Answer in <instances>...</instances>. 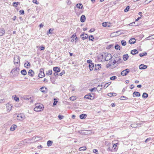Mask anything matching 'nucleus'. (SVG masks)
<instances>
[{
  "mask_svg": "<svg viewBox=\"0 0 154 154\" xmlns=\"http://www.w3.org/2000/svg\"><path fill=\"white\" fill-rule=\"evenodd\" d=\"M43 71L44 69H43L42 68L40 69V72L38 75L39 77L42 78L45 76V75L43 72Z\"/></svg>",
  "mask_w": 154,
  "mask_h": 154,
  "instance_id": "8",
  "label": "nucleus"
},
{
  "mask_svg": "<svg viewBox=\"0 0 154 154\" xmlns=\"http://www.w3.org/2000/svg\"><path fill=\"white\" fill-rule=\"evenodd\" d=\"M89 39L90 40H91L92 41H93V39H94V37L93 35H91L89 36Z\"/></svg>",
  "mask_w": 154,
  "mask_h": 154,
  "instance_id": "46",
  "label": "nucleus"
},
{
  "mask_svg": "<svg viewBox=\"0 0 154 154\" xmlns=\"http://www.w3.org/2000/svg\"><path fill=\"white\" fill-rule=\"evenodd\" d=\"M88 35L85 33L82 34L80 35L81 38L83 40L86 39L88 38Z\"/></svg>",
  "mask_w": 154,
  "mask_h": 154,
  "instance_id": "10",
  "label": "nucleus"
},
{
  "mask_svg": "<svg viewBox=\"0 0 154 154\" xmlns=\"http://www.w3.org/2000/svg\"><path fill=\"white\" fill-rule=\"evenodd\" d=\"M136 42V39L134 38H131L129 41L130 44H134Z\"/></svg>",
  "mask_w": 154,
  "mask_h": 154,
  "instance_id": "17",
  "label": "nucleus"
},
{
  "mask_svg": "<svg viewBox=\"0 0 154 154\" xmlns=\"http://www.w3.org/2000/svg\"><path fill=\"white\" fill-rule=\"evenodd\" d=\"M133 97H140V93L137 91H134L133 93Z\"/></svg>",
  "mask_w": 154,
  "mask_h": 154,
  "instance_id": "16",
  "label": "nucleus"
},
{
  "mask_svg": "<svg viewBox=\"0 0 154 154\" xmlns=\"http://www.w3.org/2000/svg\"><path fill=\"white\" fill-rule=\"evenodd\" d=\"M110 23L107 22H105L102 23V25L103 27H109L110 26Z\"/></svg>",
  "mask_w": 154,
  "mask_h": 154,
  "instance_id": "14",
  "label": "nucleus"
},
{
  "mask_svg": "<svg viewBox=\"0 0 154 154\" xmlns=\"http://www.w3.org/2000/svg\"><path fill=\"white\" fill-rule=\"evenodd\" d=\"M123 58L124 61L127 60L129 58V56L127 54H124L123 55Z\"/></svg>",
  "mask_w": 154,
  "mask_h": 154,
  "instance_id": "24",
  "label": "nucleus"
},
{
  "mask_svg": "<svg viewBox=\"0 0 154 154\" xmlns=\"http://www.w3.org/2000/svg\"><path fill=\"white\" fill-rule=\"evenodd\" d=\"M28 74L29 76L33 77L34 75V72L32 69H30L28 71Z\"/></svg>",
  "mask_w": 154,
  "mask_h": 154,
  "instance_id": "13",
  "label": "nucleus"
},
{
  "mask_svg": "<svg viewBox=\"0 0 154 154\" xmlns=\"http://www.w3.org/2000/svg\"><path fill=\"white\" fill-rule=\"evenodd\" d=\"M114 56L115 57V59L113 58L114 60V62H115L116 64V66H117L118 65V64L121 63L120 61L121 59L120 57V56H118V55L116 54V55H114Z\"/></svg>",
  "mask_w": 154,
  "mask_h": 154,
  "instance_id": "5",
  "label": "nucleus"
},
{
  "mask_svg": "<svg viewBox=\"0 0 154 154\" xmlns=\"http://www.w3.org/2000/svg\"><path fill=\"white\" fill-rule=\"evenodd\" d=\"M20 58L18 56H16V57H15L14 58V63H17V64H18V62H20Z\"/></svg>",
  "mask_w": 154,
  "mask_h": 154,
  "instance_id": "12",
  "label": "nucleus"
},
{
  "mask_svg": "<svg viewBox=\"0 0 154 154\" xmlns=\"http://www.w3.org/2000/svg\"><path fill=\"white\" fill-rule=\"evenodd\" d=\"M53 70L55 72H58L60 71V68L58 67H55L53 68Z\"/></svg>",
  "mask_w": 154,
  "mask_h": 154,
  "instance_id": "15",
  "label": "nucleus"
},
{
  "mask_svg": "<svg viewBox=\"0 0 154 154\" xmlns=\"http://www.w3.org/2000/svg\"><path fill=\"white\" fill-rule=\"evenodd\" d=\"M17 126L15 125H12L10 128V130L11 131H14L17 128Z\"/></svg>",
  "mask_w": 154,
  "mask_h": 154,
  "instance_id": "18",
  "label": "nucleus"
},
{
  "mask_svg": "<svg viewBox=\"0 0 154 154\" xmlns=\"http://www.w3.org/2000/svg\"><path fill=\"white\" fill-rule=\"evenodd\" d=\"M65 73V71L64 70H63L62 71V72H61L59 73V75H60V76H62Z\"/></svg>",
  "mask_w": 154,
  "mask_h": 154,
  "instance_id": "55",
  "label": "nucleus"
},
{
  "mask_svg": "<svg viewBox=\"0 0 154 154\" xmlns=\"http://www.w3.org/2000/svg\"><path fill=\"white\" fill-rule=\"evenodd\" d=\"M138 51L136 49H134L131 51V53L133 55H134L138 54Z\"/></svg>",
  "mask_w": 154,
  "mask_h": 154,
  "instance_id": "22",
  "label": "nucleus"
},
{
  "mask_svg": "<svg viewBox=\"0 0 154 154\" xmlns=\"http://www.w3.org/2000/svg\"><path fill=\"white\" fill-rule=\"evenodd\" d=\"M20 14H23L24 13V11L23 10H21L20 11Z\"/></svg>",
  "mask_w": 154,
  "mask_h": 154,
  "instance_id": "53",
  "label": "nucleus"
},
{
  "mask_svg": "<svg viewBox=\"0 0 154 154\" xmlns=\"http://www.w3.org/2000/svg\"><path fill=\"white\" fill-rule=\"evenodd\" d=\"M66 3L68 5H70L72 3V2L70 0H67L66 1Z\"/></svg>",
  "mask_w": 154,
  "mask_h": 154,
  "instance_id": "45",
  "label": "nucleus"
},
{
  "mask_svg": "<svg viewBox=\"0 0 154 154\" xmlns=\"http://www.w3.org/2000/svg\"><path fill=\"white\" fill-rule=\"evenodd\" d=\"M130 8V7L129 6H128L124 10V11L125 12H128Z\"/></svg>",
  "mask_w": 154,
  "mask_h": 154,
  "instance_id": "43",
  "label": "nucleus"
},
{
  "mask_svg": "<svg viewBox=\"0 0 154 154\" xmlns=\"http://www.w3.org/2000/svg\"><path fill=\"white\" fill-rule=\"evenodd\" d=\"M32 2L36 4V5H38L39 3V2L37 0H33Z\"/></svg>",
  "mask_w": 154,
  "mask_h": 154,
  "instance_id": "50",
  "label": "nucleus"
},
{
  "mask_svg": "<svg viewBox=\"0 0 154 154\" xmlns=\"http://www.w3.org/2000/svg\"><path fill=\"white\" fill-rule=\"evenodd\" d=\"M115 64H116L114 60L112 61V60L110 61L108 64L106 65L107 68H109L110 69H112L116 67V65L115 66H114Z\"/></svg>",
  "mask_w": 154,
  "mask_h": 154,
  "instance_id": "3",
  "label": "nucleus"
},
{
  "mask_svg": "<svg viewBox=\"0 0 154 154\" xmlns=\"http://www.w3.org/2000/svg\"><path fill=\"white\" fill-rule=\"evenodd\" d=\"M147 68V66L146 65L141 64L139 66V69H145Z\"/></svg>",
  "mask_w": 154,
  "mask_h": 154,
  "instance_id": "20",
  "label": "nucleus"
},
{
  "mask_svg": "<svg viewBox=\"0 0 154 154\" xmlns=\"http://www.w3.org/2000/svg\"><path fill=\"white\" fill-rule=\"evenodd\" d=\"M52 71L51 70H49L47 72L46 74L48 75H50L52 74Z\"/></svg>",
  "mask_w": 154,
  "mask_h": 154,
  "instance_id": "40",
  "label": "nucleus"
},
{
  "mask_svg": "<svg viewBox=\"0 0 154 154\" xmlns=\"http://www.w3.org/2000/svg\"><path fill=\"white\" fill-rule=\"evenodd\" d=\"M20 4L19 2H13V5L14 7H17V5Z\"/></svg>",
  "mask_w": 154,
  "mask_h": 154,
  "instance_id": "38",
  "label": "nucleus"
},
{
  "mask_svg": "<svg viewBox=\"0 0 154 154\" xmlns=\"http://www.w3.org/2000/svg\"><path fill=\"white\" fill-rule=\"evenodd\" d=\"M100 66V64H95V70H99L101 68Z\"/></svg>",
  "mask_w": 154,
  "mask_h": 154,
  "instance_id": "19",
  "label": "nucleus"
},
{
  "mask_svg": "<svg viewBox=\"0 0 154 154\" xmlns=\"http://www.w3.org/2000/svg\"><path fill=\"white\" fill-rule=\"evenodd\" d=\"M134 87V86L132 84L131 85V87H130V88L131 89H132Z\"/></svg>",
  "mask_w": 154,
  "mask_h": 154,
  "instance_id": "60",
  "label": "nucleus"
},
{
  "mask_svg": "<svg viewBox=\"0 0 154 154\" xmlns=\"http://www.w3.org/2000/svg\"><path fill=\"white\" fill-rule=\"evenodd\" d=\"M86 19V17L84 15H82L80 18V21L82 22H84Z\"/></svg>",
  "mask_w": 154,
  "mask_h": 154,
  "instance_id": "21",
  "label": "nucleus"
},
{
  "mask_svg": "<svg viewBox=\"0 0 154 154\" xmlns=\"http://www.w3.org/2000/svg\"><path fill=\"white\" fill-rule=\"evenodd\" d=\"M119 32V31H117V32H114L113 33H112L111 34V35L112 36H114L119 35H118L117 34H117V33H118V32Z\"/></svg>",
  "mask_w": 154,
  "mask_h": 154,
  "instance_id": "36",
  "label": "nucleus"
},
{
  "mask_svg": "<svg viewBox=\"0 0 154 154\" xmlns=\"http://www.w3.org/2000/svg\"><path fill=\"white\" fill-rule=\"evenodd\" d=\"M97 88L95 87H94L93 88H92L91 89H90L89 91H91V92H92L94 91V90H95V91H96V90Z\"/></svg>",
  "mask_w": 154,
  "mask_h": 154,
  "instance_id": "54",
  "label": "nucleus"
},
{
  "mask_svg": "<svg viewBox=\"0 0 154 154\" xmlns=\"http://www.w3.org/2000/svg\"><path fill=\"white\" fill-rule=\"evenodd\" d=\"M45 88V89H46V88H45V87H42L41 88H40V90L42 92H45V91L44 90H43V89H44V88Z\"/></svg>",
  "mask_w": 154,
  "mask_h": 154,
  "instance_id": "51",
  "label": "nucleus"
},
{
  "mask_svg": "<svg viewBox=\"0 0 154 154\" xmlns=\"http://www.w3.org/2000/svg\"><path fill=\"white\" fill-rule=\"evenodd\" d=\"M151 37H152L151 35V36H149L148 37L146 38V40H149V39H152V38H150Z\"/></svg>",
  "mask_w": 154,
  "mask_h": 154,
  "instance_id": "58",
  "label": "nucleus"
},
{
  "mask_svg": "<svg viewBox=\"0 0 154 154\" xmlns=\"http://www.w3.org/2000/svg\"><path fill=\"white\" fill-rule=\"evenodd\" d=\"M12 107V106H11V105H10V106H7L6 108H7L8 111L9 112L11 109Z\"/></svg>",
  "mask_w": 154,
  "mask_h": 154,
  "instance_id": "44",
  "label": "nucleus"
},
{
  "mask_svg": "<svg viewBox=\"0 0 154 154\" xmlns=\"http://www.w3.org/2000/svg\"><path fill=\"white\" fill-rule=\"evenodd\" d=\"M57 102V101H54L53 104V105L54 106L56 105Z\"/></svg>",
  "mask_w": 154,
  "mask_h": 154,
  "instance_id": "61",
  "label": "nucleus"
},
{
  "mask_svg": "<svg viewBox=\"0 0 154 154\" xmlns=\"http://www.w3.org/2000/svg\"><path fill=\"white\" fill-rule=\"evenodd\" d=\"M148 94L146 93H143L142 95V97L144 98H146L148 97Z\"/></svg>",
  "mask_w": 154,
  "mask_h": 154,
  "instance_id": "35",
  "label": "nucleus"
},
{
  "mask_svg": "<svg viewBox=\"0 0 154 154\" xmlns=\"http://www.w3.org/2000/svg\"><path fill=\"white\" fill-rule=\"evenodd\" d=\"M93 152H94L95 153L97 154V152H98V151L97 149H94L93 151Z\"/></svg>",
  "mask_w": 154,
  "mask_h": 154,
  "instance_id": "62",
  "label": "nucleus"
},
{
  "mask_svg": "<svg viewBox=\"0 0 154 154\" xmlns=\"http://www.w3.org/2000/svg\"><path fill=\"white\" fill-rule=\"evenodd\" d=\"M21 73L23 75H25L27 74V72L26 70L23 69L21 71Z\"/></svg>",
  "mask_w": 154,
  "mask_h": 154,
  "instance_id": "29",
  "label": "nucleus"
},
{
  "mask_svg": "<svg viewBox=\"0 0 154 154\" xmlns=\"http://www.w3.org/2000/svg\"><path fill=\"white\" fill-rule=\"evenodd\" d=\"M94 66V63H91L89 65V67L90 71L93 70Z\"/></svg>",
  "mask_w": 154,
  "mask_h": 154,
  "instance_id": "28",
  "label": "nucleus"
},
{
  "mask_svg": "<svg viewBox=\"0 0 154 154\" xmlns=\"http://www.w3.org/2000/svg\"><path fill=\"white\" fill-rule=\"evenodd\" d=\"M53 31V30H51V29H49L48 32H47V35H49V34L50 33L51 34H52V31Z\"/></svg>",
  "mask_w": 154,
  "mask_h": 154,
  "instance_id": "42",
  "label": "nucleus"
},
{
  "mask_svg": "<svg viewBox=\"0 0 154 154\" xmlns=\"http://www.w3.org/2000/svg\"><path fill=\"white\" fill-rule=\"evenodd\" d=\"M58 73L56 72H55L54 73V76H56L58 75Z\"/></svg>",
  "mask_w": 154,
  "mask_h": 154,
  "instance_id": "64",
  "label": "nucleus"
},
{
  "mask_svg": "<svg viewBox=\"0 0 154 154\" xmlns=\"http://www.w3.org/2000/svg\"><path fill=\"white\" fill-rule=\"evenodd\" d=\"M111 84L110 82H109L106 83L103 87V88L104 89H105L107 87H108L109 85Z\"/></svg>",
  "mask_w": 154,
  "mask_h": 154,
  "instance_id": "33",
  "label": "nucleus"
},
{
  "mask_svg": "<svg viewBox=\"0 0 154 154\" xmlns=\"http://www.w3.org/2000/svg\"><path fill=\"white\" fill-rule=\"evenodd\" d=\"M14 100L16 102H18L19 101V99L18 97H15L14 98Z\"/></svg>",
  "mask_w": 154,
  "mask_h": 154,
  "instance_id": "48",
  "label": "nucleus"
},
{
  "mask_svg": "<svg viewBox=\"0 0 154 154\" xmlns=\"http://www.w3.org/2000/svg\"><path fill=\"white\" fill-rule=\"evenodd\" d=\"M94 94L93 93H91L89 94L90 99H92L94 98Z\"/></svg>",
  "mask_w": 154,
  "mask_h": 154,
  "instance_id": "32",
  "label": "nucleus"
},
{
  "mask_svg": "<svg viewBox=\"0 0 154 154\" xmlns=\"http://www.w3.org/2000/svg\"><path fill=\"white\" fill-rule=\"evenodd\" d=\"M84 97L86 99H90V97L89 96V94L86 95Z\"/></svg>",
  "mask_w": 154,
  "mask_h": 154,
  "instance_id": "56",
  "label": "nucleus"
},
{
  "mask_svg": "<svg viewBox=\"0 0 154 154\" xmlns=\"http://www.w3.org/2000/svg\"><path fill=\"white\" fill-rule=\"evenodd\" d=\"M113 94H115V96H116V94L115 93H109L108 94V96H110V97H111L112 96V95H113Z\"/></svg>",
  "mask_w": 154,
  "mask_h": 154,
  "instance_id": "52",
  "label": "nucleus"
},
{
  "mask_svg": "<svg viewBox=\"0 0 154 154\" xmlns=\"http://www.w3.org/2000/svg\"><path fill=\"white\" fill-rule=\"evenodd\" d=\"M53 143L52 141L50 140H48L47 142V145L48 146H50L52 145Z\"/></svg>",
  "mask_w": 154,
  "mask_h": 154,
  "instance_id": "30",
  "label": "nucleus"
},
{
  "mask_svg": "<svg viewBox=\"0 0 154 154\" xmlns=\"http://www.w3.org/2000/svg\"><path fill=\"white\" fill-rule=\"evenodd\" d=\"M87 116V115L85 114H82L80 115L79 116L80 118L81 119H83L86 118Z\"/></svg>",
  "mask_w": 154,
  "mask_h": 154,
  "instance_id": "23",
  "label": "nucleus"
},
{
  "mask_svg": "<svg viewBox=\"0 0 154 154\" xmlns=\"http://www.w3.org/2000/svg\"><path fill=\"white\" fill-rule=\"evenodd\" d=\"M115 48L116 50H120V47L118 45H116L115 46Z\"/></svg>",
  "mask_w": 154,
  "mask_h": 154,
  "instance_id": "39",
  "label": "nucleus"
},
{
  "mask_svg": "<svg viewBox=\"0 0 154 154\" xmlns=\"http://www.w3.org/2000/svg\"><path fill=\"white\" fill-rule=\"evenodd\" d=\"M116 78L117 77L116 76H114L111 77L110 78V79L111 80H114L116 79Z\"/></svg>",
  "mask_w": 154,
  "mask_h": 154,
  "instance_id": "49",
  "label": "nucleus"
},
{
  "mask_svg": "<svg viewBox=\"0 0 154 154\" xmlns=\"http://www.w3.org/2000/svg\"><path fill=\"white\" fill-rule=\"evenodd\" d=\"M147 54L146 52H145L143 53H140L139 54V55L140 57H143L145 55H146Z\"/></svg>",
  "mask_w": 154,
  "mask_h": 154,
  "instance_id": "41",
  "label": "nucleus"
},
{
  "mask_svg": "<svg viewBox=\"0 0 154 154\" xmlns=\"http://www.w3.org/2000/svg\"><path fill=\"white\" fill-rule=\"evenodd\" d=\"M5 30L4 29H0V36H2L5 33Z\"/></svg>",
  "mask_w": 154,
  "mask_h": 154,
  "instance_id": "25",
  "label": "nucleus"
},
{
  "mask_svg": "<svg viewBox=\"0 0 154 154\" xmlns=\"http://www.w3.org/2000/svg\"><path fill=\"white\" fill-rule=\"evenodd\" d=\"M35 107L34 108V110L36 112L41 111L43 109V106L42 104L37 103L35 104Z\"/></svg>",
  "mask_w": 154,
  "mask_h": 154,
  "instance_id": "2",
  "label": "nucleus"
},
{
  "mask_svg": "<svg viewBox=\"0 0 154 154\" xmlns=\"http://www.w3.org/2000/svg\"><path fill=\"white\" fill-rule=\"evenodd\" d=\"M64 117V116L62 115H58V118H59V119L61 120L62 119H63Z\"/></svg>",
  "mask_w": 154,
  "mask_h": 154,
  "instance_id": "47",
  "label": "nucleus"
},
{
  "mask_svg": "<svg viewBox=\"0 0 154 154\" xmlns=\"http://www.w3.org/2000/svg\"><path fill=\"white\" fill-rule=\"evenodd\" d=\"M92 61L91 60H87V62L88 63H89V64H91V63H92Z\"/></svg>",
  "mask_w": 154,
  "mask_h": 154,
  "instance_id": "57",
  "label": "nucleus"
},
{
  "mask_svg": "<svg viewBox=\"0 0 154 154\" xmlns=\"http://www.w3.org/2000/svg\"><path fill=\"white\" fill-rule=\"evenodd\" d=\"M103 88V85H98L96 90L97 91H100L102 88Z\"/></svg>",
  "mask_w": 154,
  "mask_h": 154,
  "instance_id": "27",
  "label": "nucleus"
},
{
  "mask_svg": "<svg viewBox=\"0 0 154 154\" xmlns=\"http://www.w3.org/2000/svg\"><path fill=\"white\" fill-rule=\"evenodd\" d=\"M86 149V147L85 146H83L81 147L79 149V151L85 150Z\"/></svg>",
  "mask_w": 154,
  "mask_h": 154,
  "instance_id": "34",
  "label": "nucleus"
},
{
  "mask_svg": "<svg viewBox=\"0 0 154 154\" xmlns=\"http://www.w3.org/2000/svg\"><path fill=\"white\" fill-rule=\"evenodd\" d=\"M40 50L42 51L43 50L45 49V47L43 46H41L40 47Z\"/></svg>",
  "mask_w": 154,
  "mask_h": 154,
  "instance_id": "59",
  "label": "nucleus"
},
{
  "mask_svg": "<svg viewBox=\"0 0 154 154\" xmlns=\"http://www.w3.org/2000/svg\"><path fill=\"white\" fill-rule=\"evenodd\" d=\"M102 57L103 59H104L105 61H108L112 57L111 55L108 53H104L102 55Z\"/></svg>",
  "mask_w": 154,
  "mask_h": 154,
  "instance_id": "1",
  "label": "nucleus"
},
{
  "mask_svg": "<svg viewBox=\"0 0 154 154\" xmlns=\"http://www.w3.org/2000/svg\"><path fill=\"white\" fill-rule=\"evenodd\" d=\"M20 69L19 68L16 67L13 69L11 71V73H14L13 75V77L17 76L19 72Z\"/></svg>",
  "mask_w": 154,
  "mask_h": 154,
  "instance_id": "4",
  "label": "nucleus"
},
{
  "mask_svg": "<svg viewBox=\"0 0 154 154\" xmlns=\"http://www.w3.org/2000/svg\"><path fill=\"white\" fill-rule=\"evenodd\" d=\"M30 64V63L29 62L27 61L24 64V66L27 68H28V66H29Z\"/></svg>",
  "mask_w": 154,
  "mask_h": 154,
  "instance_id": "31",
  "label": "nucleus"
},
{
  "mask_svg": "<svg viewBox=\"0 0 154 154\" xmlns=\"http://www.w3.org/2000/svg\"><path fill=\"white\" fill-rule=\"evenodd\" d=\"M141 124V123L132 124L131 125V126L133 128H137V127H140Z\"/></svg>",
  "mask_w": 154,
  "mask_h": 154,
  "instance_id": "11",
  "label": "nucleus"
},
{
  "mask_svg": "<svg viewBox=\"0 0 154 154\" xmlns=\"http://www.w3.org/2000/svg\"><path fill=\"white\" fill-rule=\"evenodd\" d=\"M25 116L23 113H20L18 114L17 117V119L20 121H22L25 119Z\"/></svg>",
  "mask_w": 154,
  "mask_h": 154,
  "instance_id": "6",
  "label": "nucleus"
},
{
  "mask_svg": "<svg viewBox=\"0 0 154 154\" xmlns=\"http://www.w3.org/2000/svg\"><path fill=\"white\" fill-rule=\"evenodd\" d=\"M76 6L77 8L79 9H82L83 8V6L81 3H78L77 4Z\"/></svg>",
  "mask_w": 154,
  "mask_h": 154,
  "instance_id": "26",
  "label": "nucleus"
},
{
  "mask_svg": "<svg viewBox=\"0 0 154 154\" xmlns=\"http://www.w3.org/2000/svg\"><path fill=\"white\" fill-rule=\"evenodd\" d=\"M130 72V70L128 69H127L124 70L122 71L121 73V74L123 76L127 75L128 73Z\"/></svg>",
  "mask_w": 154,
  "mask_h": 154,
  "instance_id": "7",
  "label": "nucleus"
},
{
  "mask_svg": "<svg viewBox=\"0 0 154 154\" xmlns=\"http://www.w3.org/2000/svg\"><path fill=\"white\" fill-rule=\"evenodd\" d=\"M95 30L94 29H91L89 31L90 32H93Z\"/></svg>",
  "mask_w": 154,
  "mask_h": 154,
  "instance_id": "63",
  "label": "nucleus"
},
{
  "mask_svg": "<svg viewBox=\"0 0 154 154\" xmlns=\"http://www.w3.org/2000/svg\"><path fill=\"white\" fill-rule=\"evenodd\" d=\"M72 39L71 40V42H77V38L75 34H73L71 37Z\"/></svg>",
  "mask_w": 154,
  "mask_h": 154,
  "instance_id": "9",
  "label": "nucleus"
},
{
  "mask_svg": "<svg viewBox=\"0 0 154 154\" xmlns=\"http://www.w3.org/2000/svg\"><path fill=\"white\" fill-rule=\"evenodd\" d=\"M121 42L122 46H125L126 44V42L125 40H122L121 41Z\"/></svg>",
  "mask_w": 154,
  "mask_h": 154,
  "instance_id": "37",
  "label": "nucleus"
}]
</instances>
